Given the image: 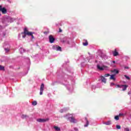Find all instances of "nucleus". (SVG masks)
Instances as JSON below:
<instances>
[{
  "label": "nucleus",
  "mask_w": 131,
  "mask_h": 131,
  "mask_svg": "<svg viewBox=\"0 0 131 131\" xmlns=\"http://www.w3.org/2000/svg\"><path fill=\"white\" fill-rule=\"evenodd\" d=\"M66 116L68 117V119L70 121V122H72L73 123L75 122V119L73 117V115L68 114Z\"/></svg>",
  "instance_id": "nucleus-1"
},
{
  "label": "nucleus",
  "mask_w": 131,
  "mask_h": 131,
  "mask_svg": "<svg viewBox=\"0 0 131 131\" xmlns=\"http://www.w3.org/2000/svg\"><path fill=\"white\" fill-rule=\"evenodd\" d=\"M0 12H2V14H7V10L6 8L3 7L2 6H0Z\"/></svg>",
  "instance_id": "nucleus-2"
},
{
  "label": "nucleus",
  "mask_w": 131,
  "mask_h": 131,
  "mask_svg": "<svg viewBox=\"0 0 131 131\" xmlns=\"http://www.w3.org/2000/svg\"><path fill=\"white\" fill-rule=\"evenodd\" d=\"M24 33V34H27V35H28V36L32 35V32L28 31L27 28H25L24 29V33Z\"/></svg>",
  "instance_id": "nucleus-3"
},
{
  "label": "nucleus",
  "mask_w": 131,
  "mask_h": 131,
  "mask_svg": "<svg viewBox=\"0 0 131 131\" xmlns=\"http://www.w3.org/2000/svg\"><path fill=\"white\" fill-rule=\"evenodd\" d=\"M49 42H50V43H54V41H55V38L52 35H49Z\"/></svg>",
  "instance_id": "nucleus-4"
},
{
  "label": "nucleus",
  "mask_w": 131,
  "mask_h": 131,
  "mask_svg": "<svg viewBox=\"0 0 131 131\" xmlns=\"http://www.w3.org/2000/svg\"><path fill=\"white\" fill-rule=\"evenodd\" d=\"M49 118L37 119V121H38V122H46V121H49Z\"/></svg>",
  "instance_id": "nucleus-5"
},
{
  "label": "nucleus",
  "mask_w": 131,
  "mask_h": 131,
  "mask_svg": "<svg viewBox=\"0 0 131 131\" xmlns=\"http://www.w3.org/2000/svg\"><path fill=\"white\" fill-rule=\"evenodd\" d=\"M45 89V85L43 83L41 84L40 88V95H42V92H43V89Z\"/></svg>",
  "instance_id": "nucleus-6"
},
{
  "label": "nucleus",
  "mask_w": 131,
  "mask_h": 131,
  "mask_svg": "<svg viewBox=\"0 0 131 131\" xmlns=\"http://www.w3.org/2000/svg\"><path fill=\"white\" fill-rule=\"evenodd\" d=\"M113 54L114 57H116V56H119V53L117 52L116 49H115L114 51H113Z\"/></svg>",
  "instance_id": "nucleus-7"
},
{
  "label": "nucleus",
  "mask_w": 131,
  "mask_h": 131,
  "mask_svg": "<svg viewBox=\"0 0 131 131\" xmlns=\"http://www.w3.org/2000/svg\"><path fill=\"white\" fill-rule=\"evenodd\" d=\"M100 78L102 82H104V83H106V81H107V79L104 77V76H100Z\"/></svg>",
  "instance_id": "nucleus-8"
},
{
  "label": "nucleus",
  "mask_w": 131,
  "mask_h": 131,
  "mask_svg": "<svg viewBox=\"0 0 131 131\" xmlns=\"http://www.w3.org/2000/svg\"><path fill=\"white\" fill-rule=\"evenodd\" d=\"M128 87V85H122V88H124L122 89L123 91H126V89Z\"/></svg>",
  "instance_id": "nucleus-9"
},
{
  "label": "nucleus",
  "mask_w": 131,
  "mask_h": 131,
  "mask_svg": "<svg viewBox=\"0 0 131 131\" xmlns=\"http://www.w3.org/2000/svg\"><path fill=\"white\" fill-rule=\"evenodd\" d=\"M111 72H113V73H115L116 74H118V73H119V71L116 69L112 70Z\"/></svg>",
  "instance_id": "nucleus-10"
},
{
  "label": "nucleus",
  "mask_w": 131,
  "mask_h": 131,
  "mask_svg": "<svg viewBox=\"0 0 131 131\" xmlns=\"http://www.w3.org/2000/svg\"><path fill=\"white\" fill-rule=\"evenodd\" d=\"M53 128L55 129V130H56V131H60V130H61V128H60V127H58L57 126H54L53 127Z\"/></svg>",
  "instance_id": "nucleus-11"
},
{
  "label": "nucleus",
  "mask_w": 131,
  "mask_h": 131,
  "mask_svg": "<svg viewBox=\"0 0 131 131\" xmlns=\"http://www.w3.org/2000/svg\"><path fill=\"white\" fill-rule=\"evenodd\" d=\"M97 69H98L99 70H101V71L104 70V68L100 66L99 64H97Z\"/></svg>",
  "instance_id": "nucleus-12"
},
{
  "label": "nucleus",
  "mask_w": 131,
  "mask_h": 131,
  "mask_svg": "<svg viewBox=\"0 0 131 131\" xmlns=\"http://www.w3.org/2000/svg\"><path fill=\"white\" fill-rule=\"evenodd\" d=\"M85 120H86V124L84 125V126L86 127V126H89V120H88L87 118H85Z\"/></svg>",
  "instance_id": "nucleus-13"
},
{
  "label": "nucleus",
  "mask_w": 131,
  "mask_h": 131,
  "mask_svg": "<svg viewBox=\"0 0 131 131\" xmlns=\"http://www.w3.org/2000/svg\"><path fill=\"white\" fill-rule=\"evenodd\" d=\"M106 125H110L111 124V121H107L106 122L104 123Z\"/></svg>",
  "instance_id": "nucleus-14"
},
{
  "label": "nucleus",
  "mask_w": 131,
  "mask_h": 131,
  "mask_svg": "<svg viewBox=\"0 0 131 131\" xmlns=\"http://www.w3.org/2000/svg\"><path fill=\"white\" fill-rule=\"evenodd\" d=\"M115 75H111L110 79H113V80H115Z\"/></svg>",
  "instance_id": "nucleus-15"
},
{
  "label": "nucleus",
  "mask_w": 131,
  "mask_h": 131,
  "mask_svg": "<svg viewBox=\"0 0 131 131\" xmlns=\"http://www.w3.org/2000/svg\"><path fill=\"white\" fill-rule=\"evenodd\" d=\"M83 46H89V42H88V40H85V42H82Z\"/></svg>",
  "instance_id": "nucleus-16"
},
{
  "label": "nucleus",
  "mask_w": 131,
  "mask_h": 131,
  "mask_svg": "<svg viewBox=\"0 0 131 131\" xmlns=\"http://www.w3.org/2000/svg\"><path fill=\"white\" fill-rule=\"evenodd\" d=\"M56 51H59L61 52L62 51V49L61 48V47L58 46L56 47Z\"/></svg>",
  "instance_id": "nucleus-17"
},
{
  "label": "nucleus",
  "mask_w": 131,
  "mask_h": 131,
  "mask_svg": "<svg viewBox=\"0 0 131 131\" xmlns=\"http://www.w3.org/2000/svg\"><path fill=\"white\" fill-rule=\"evenodd\" d=\"M32 105H33V106H36V105H37V102H36V101H34L32 102Z\"/></svg>",
  "instance_id": "nucleus-18"
},
{
  "label": "nucleus",
  "mask_w": 131,
  "mask_h": 131,
  "mask_svg": "<svg viewBox=\"0 0 131 131\" xmlns=\"http://www.w3.org/2000/svg\"><path fill=\"white\" fill-rule=\"evenodd\" d=\"M5 70V67L0 65V71Z\"/></svg>",
  "instance_id": "nucleus-19"
},
{
  "label": "nucleus",
  "mask_w": 131,
  "mask_h": 131,
  "mask_svg": "<svg viewBox=\"0 0 131 131\" xmlns=\"http://www.w3.org/2000/svg\"><path fill=\"white\" fill-rule=\"evenodd\" d=\"M116 88L121 89L122 88V85H116Z\"/></svg>",
  "instance_id": "nucleus-20"
},
{
  "label": "nucleus",
  "mask_w": 131,
  "mask_h": 131,
  "mask_svg": "<svg viewBox=\"0 0 131 131\" xmlns=\"http://www.w3.org/2000/svg\"><path fill=\"white\" fill-rule=\"evenodd\" d=\"M115 119L116 120H119V116H115Z\"/></svg>",
  "instance_id": "nucleus-21"
},
{
  "label": "nucleus",
  "mask_w": 131,
  "mask_h": 131,
  "mask_svg": "<svg viewBox=\"0 0 131 131\" xmlns=\"http://www.w3.org/2000/svg\"><path fill=\"white\" fill-rule=\"evenodd\" d=\"M116 128L118 129H120V128H121V126L119 125H116Z\"/></svg>",
  "instance_id": "nucleus-22"
},
{
  "label": "nucleus",
  "mask_w": 131,
  "mask_h": 131,
  "mask_svg": "<svg viewBox=\"0 0 131 131\" xmlns=\"http://www.w3.org/2000/svg\"><path fill=\"white\" fill-rule=\"evenodd\" d=\"M124 77H125V78H126L128 80H129V79H130V78H129V77L126 76V75H124Z\"/></svg>",
  "instance_id": "nucleus-23"
},
{
  "label": "nucleus",
  "mask_w": 131,
  "mask_h": 131,
  "mask_svg": "<svg viewBox=\"0 0 131 131\" xmlns=\"http://www.w3.org/2000/svg\"><path fill=\"white\" fill-rule=\"evenodd\" d=\"M26 117H27V115H23L21 116V118H22L23 119L26 118Z\"/></svg>",
  "instance_id": "nucleus-24"
},
{
  "label": "nucleus",
  "mask_w": 131,
  "mask_h": 131,
  "mask_svg": "<svg viewBox=\"0 0 131 131\" xmlns=\"http://www.w3.org/2000/svg\"><path fill=\"white\" fill-rule=\"evenodd\" d=\"M105 77H108V76H110V74H106L104 75Z\"/></svg>",
  "instance_id": "nucleus-25"
},
{
  "label": "nucleus",
  "mask_w": 131,
  "mask_h": 131,
  "mask_svg": "<svg viewBox=\"0 0 131 131\" xmlns=\"http://www.w3.org/2000/svg\"><path fill=\"white\" fill-rule=\"evenodd\" d=\"M124 130L125 131H129V128L126 127V128H124Z\"/></svg>",
  "instance_id": "nucleus-26"
},
{
  "label": "nucleus",
  "mask_w": 131,
  "mask_h": 131,
  "mask_svg": "<svg viewBox=\"0 0 131 131\" xmlns=\"http://www.w3.org/2000/svg\"><path fill=\"white\" fill-rule=\"evenodd\" d=\"M49 31H45L43 32V33L47 35V34H49Z\"/></svg>",
  "instance_id": "nucleus-27"
},
{
  "label": "nucleus",
  "mask_w": 131,
  "mask_h": 131,
  "mask_svg": "<svg viewBox=\"0 0 131 131\" xmlns=\"http://www.w3.org/2000/svg\"><path fill=\"white\" fill-rule=\"evenodd\" d=\"M32 36V38H34V36H33V33L32 32V35H29V36Z\"/></svg>",
  "instance_id": "nucleus-28"
},
{
  "label": "nucleus",
  "mask_w": 131,
  "mask_h": 131,
  "mask_svg": "<svg viewBox=\"0 0 131 131\" xmlns=\"http://www.w3.org/2000/svg\"><path fill=\"white\" fill-rule=\"evenodd\" d=\"M27 35V34H24V35L23 36V38H25V37H26V36Z\"/></svg>",
  "instance_id": "nucleus-29"
},
{
  "label": "nucleus",
  "mask_w": 131,
  "mask_h": 131,
  "mask_svg": "<svg viewBox=\"0 0 131 131\" xmlns=\"http://www.w3.org/2000/svg\"><path fill=\"white\" fill-rule=\"evenodd\" d=\"M124 114H119V116H123Z\"/></svg>",
  "instance_id": "nucleus-30"
},
{
  "label": "nucleus",
  "mask_w": 131,
  "mask_h": 131,
  "mask_svg": "<svg viewBox=\"0 0 131 131\" xmlns=\"http://www.w3.org/2000/svg\"><path fill=\"white\" fill-rule=\"evenodd\" d=\"M59 32H62V29H61V28L59 29Z\"/></svg>",
  "instance_id": "nucleus-31"
},
{
  "label": "nucleus",
  "mask_w": 131,
  "mask_h": 131,
  "mask_svg": "<svg viewBox=\"0 0 131 131\" xmlns=\"http://www.w3.org/2000/svg\"><path fill=\"white\" fill-rule=\"evenodd\" d=\"M60 113H63V110H60Z\"/></svg>",
  "instance_id": "nucleus-32"
},
{
  "label": "nucleus",
  "mask_w": 131,
  "mask_h": 131,
  "mask_svg": "<svg viewBox=\"0 0 131 131\" xmlns=\"http://www.w3.org/2000/svg\"><path fill=\"white\" fill-rule=\"evenodd\" d=\"M5 51L6 52H9V49H5Z\"/></svg>",
  "instance_id": "nucleus-33"
},
{
  "label": "nucleus",
  "mask_w": 131,
  "mask_h": 131,
  "mask_svg": "<svg viewBox=\"0 0 131 131\" xmlns=\"http://www.w3.org/2000/svg\"><path fill=\"white\" fill-rule=\"evenodd\" d=\"M114 84H114V83H111V85H114Z\"/></svg>",
  "instance_id": "nucleus-34"
},
{
  "label": "nucleus",
  "mask_w": 131,
  "mask_h": 131,
  "mask_svg": "<svg viewBox=\"0 0 131 131\" xmlns=\"http://www.w3.org/2000/svg\"><path fill=\"white\" fill-rule=\"evenodd\" d=\"M128 67H125V69H128Z\"/></svg>",
  "instance_id": "nucleus-35"
},
{
  "label": "nucleus",
  "mask_w": 131,
  "mask_h": 131,
  "mask_svg": "<svg viewBox=\"0 0 131 131\" xmlns=\"http://www.w3.org/2000/svg\"><path fill=\"white\" fill-rule=\"evenodd\" d=\"M62 41L63 43L66 42V41H64V40H63V41Z\"/></svg>",
  "instance_id": "nucleus-36"
},
{
  "label": "nucleus",
  "mask_w": 131,
  "mask_h": 131,
  "mask_svg": "<svg viewBox=\"0 0 131 131\" xmlns=\"http://www.w3.org/2000/svg\"><path fill=\"white\" fill-rule=\"evenodd\" d=\"M113 64H115V61H113Z\"/></svg>",
  "instance_id": "nucleus-37"
},
{
  "label": "nucleus",
  "mask_w": 131,
  "mask_h": 131,
  "mask_svg": "<svg viewBox=\"0 0 131 131\" xmlns=\"http://www.w3.org/2000/svg\"><path fill=\"white\" fill-rule=\"evenodd\" d=\"M67 43H69V41H68L67 42Z\"/></svg>",
  "instance_id": "nucleus-38"
},
{
  "label": "nucleus",
  "mask_w": 131,
  "mask_h": 131,
  "mask_svg": "<svg viewBox=\"0 0 131 131\" xmlns=\"http://www.w3.org/2000/svg\"><path fill=\"white\" fill-rule=\"evenodd\" d=\"M7 1H8L9 2H10V0H7Z\"/></svg>",
  "instance_id": "nucleus-39"
},
{
  "label": "nucleus",
  "mask_w": 131,
  "mask_h": 131,
  "mask_svg": "<svg viewBox=\"0 0 131 131\" xmlns=\"http://www.w3.org/2000/svg\"><path fill=\"white\" fill-rule=\"evenodd\" d=\"M0 16H1V14H0Z\"/></svg>",
  "instance_id": "nucleus-40"
}]
</instances>
